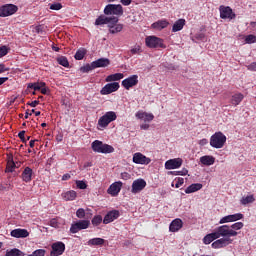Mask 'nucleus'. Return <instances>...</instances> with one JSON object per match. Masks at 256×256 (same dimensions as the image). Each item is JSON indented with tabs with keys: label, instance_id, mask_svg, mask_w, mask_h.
Listing matches in <instances>:
<instances>
[{
	"label": "nucleus",
	"instance_id": "obj_1",
	"mask_svg": "<svg viewBox=\"0 0 256 256\" xmlns=\"http://www.w3.org/2000/svg\"><path fill=\"white\" fill-rule=\"evenodd\" d=\"M225 235H231V232L227 229V227H217L214 232L207 234L203 238L204 245H211L215 239H221V237H225Z\"/></svg>",
	"mask_w": 256,
	"mask_h": 256
},
{
	"label": "nucleus",
	"instance_id": "obj_2",
	"mask_svg": "<svg viewBox=\"0 0 256 256\" xmlns=\"http://www.w3.org/2000/svg\"><path fill=\"white\" fill-rule=\"evenodd\" d=\"M91 149L94 151V153H102L104 155H107L109 153H113L115 151V148L109 144H105L100 140H95L91 144Z\"/></svg>",
	"mask_w": 256,
	"mask_h": 256
},
{
	"label": "nucleus",
	"instance_id": "obj_3",
	"mask_svg": "<svg viewBox=\"0 0 256 256\" xmlns=\"http://www.w3.org/2000/svg\"><path fill=\"white\" fill-rule=\"evenodd\" d=\"M227 143V136L223 132H216L210 137V145L213 149H223Z\"/></svg>",
	"mask_w": 256,
	"mask_h": 256
},
{
	"label": "nucleus",
	"instance_id": "obj_4",
	"mask_svg": "<svg viewBox=\"0 0 256 256\" xmlns=\"http://www.w3.org/2000/svg\"><path fill=\"white\" fill-rule=\"evenodd\" d=\"M146 46L149 47V49H165V44H163V39L157 37V36H148L145 38Z\"/></svg>",
	"mask_w": 256,
	"mask_h": 256
},
{
	"label": "nucleus",
	"instance_id": "obj_5",
	"mask_svg": "<svg viewBox=\"0 0 256 256\" xmlns=\"http://www.w3.org/2000/svg\"><path fill=\"white\" fill-rule=\"evenodd\" d=\"M117 119V113L113 111L106 112L102 117L98 120L99 127L105 129V127L109 126V123H113Z\"/></svg>",
	"mask_w": 256,
	"mask_h": 256
},
{
	"label": "nucleus",
	"instance_id": "obj_6",
	"mask_svg": "<svg viewBox=\"0 0 256 256\" xmlns=\"http://www.w3.org/2000/svg\"><path fill=\"white\" fill-rule=\"evenodd\" d=\"M123 27V24L119 23V18L112 16V20L108 24L109 33H111V35H117V33L123 31Z\"/></svg>",
	"mask_w": 256,
	"mask_h": 256
},
{
	"label": "nucleus",
	"instance_id": "obj_7",
	"mask_svg": "<svg viewBox=\"0 0 256 256\" xmlns=\"http://www.w3.org/2000/svg\"><path fill=\"white\" fill-rule=\"evenodd\" d=\"M104 13L106 15H117L121 17L123 15V6L121 4H108L104 8Z\"/></svg>",
	"mask_w": 256,
	"mask_h": 256
},
{
	"label": "nucleus",
	"instance_id": "obj_8",
	"mask_svg": "<svg viewBox=\"0 0 256 256\" xmlns=\"http://www.w3.org/2000/svg\"><path fill=\"white\" fill-rule=\"evenodd\" d=\"M89 225H91V221L89 220H80L78 222H74L71 224L70 233H79V231H83L84 229H89Z\"/></svg>",
	"mask_w": 256,
	"mask_h": 256
},
{
	"label": "nucleus",
	"instance_id": "obj_9",
	"mask_svg": "<svg viewBox=\"0 0 256 256\" xmlns=\"http://www.w3.org/2000/svg\"><path fill=\"white\" fill-rule=\"evenodd\" d=\"M223 238H220L212 243L213 249H223V247H227V245H231L233 243V239H231V236H221Z\"/></svg>",
	"mask_w": 256,
	"mask_h": 256
},
{
	"label": "nucleus",
	"instance_id": "obj_10",
	"mask_svg": "<svg viewBox=\"0 0 256 256\" xmlns=\"http://www.w3.org/2000/svg\"><path fill=\"white\" fill-rule=\"evenodd\" d=\"M244 226L243 222H236L232 225H222L220 227H226L228 231H230V234L225 235L224 237H237L239 233L237 231H240V229Z\"/></svg>",
	"mask_w": 256,
	"mask_h": 256
},
{
	"label": "nucleus",
	"instance_id": "obj_11",
	"mask_svg": "<svg viewBox=\"0 0 256 256\" xmlns=\"http://www.w3.org/2000/svg\"><path fill=\"white\" fill-rule=\"evenodd\" d=\"M19 8L13 4H6L0 7V17H9L11 15H15V12L18 11Z\"/></svg>",
	"mask_w": 256,
	"mask_h": 256
},
{
	"label": "nucleus",
	"instance_id": "obj_12",
	"mask_svg": "<svg viewBox=\"0 0 256 256\" xmlns=\"http://www.w3.org/2000/svg\"><path fill=\"white\" fill-rule=\"evenodd\" d=\"M132 161L136 165H149V163H151V158L143 155V153L136 152L133 154Z\"/></svg>",
	"mask_w": 256,
	"mask_h": 256
},
{
	"label": "nucleus",
	"instance_id": "obj_13",
	"mask_svg": "<svg viewBox=\"0 0 256 256\" xmlns=\"http://www.w3.org/2000/svg\"><path fill=\"white\" fill-rule=\"evenodd\" d=\"M145 187H147V182L144 179L134 180L132 183L131 193H133L134 195L137 193H141V191H143Z\"/></svg>",
	"mask_w": 256,
	"mask_h": 256
},
{
	"label": "nucleus",
	"instance_id": "obj_14",
	"mask_svg": "<svg viewBox=\"0 0 256 256\" xmlns=\"http://www.w3.org/2000/svg\"><path fill=\"white\" fill-rule=\"evenodd\" d=\"M52 250L50 252V256H59L65 253V243L63 242H55L52 244Z\"/></svg>",
	"mask_w": 256,
	"mask_h": 256
},
{
	"label": "nucleus",
	"instance_id": "obj_15",
	"mask_svg": "<svg viewBox=\"0 0 256 256\" xmlns=\"http://www.w3.org/2000/svg\"><path fill=\"white\" fill-rule=\"evenodd\" d=\"M119 90V82H113L106 84L100 91L101 95H111L115 91Z\"/></svg>",
	"mask_w": 256,
	"mask_h": 256
},
{
	"label": "nucleus",
	"instance_id": "obj_16",
	"mask_svg": "<svg viewBox=\"0 0 256 256\" xmlns=\"http://www.w3.org/2000/svg\"><path fill=\"white\" fill-rule=\"evenodd\" d=\"M122 187H123V182L121 181L114 182L109 186L107 193L112 197H117V195H119V193L121 192Z\"/></svg>",
	"mask_w": 256,
	"mask_h": 256
},
{
	"label": "nucleus",
	"instance_id": "obj_17",
	"mask_svg": "<svg viewBox=\"0 0 256 256\" xmlns=\"http://www.w3.org/2000/svg\"><path fill=\"white\" fill-rule=\"evenodd\" d=\"M181 165H183V159L174 158L165 162V169H167L168 171H171L173 169H179Z\"/></svg>",
	"mask_w": 256,
	"mask_h": 256
},
{
	"label": "nucleus",
	"instance_id": "obj_18",
	"mask_svg": "<svg viewBox=\"0 0 256 256\" xmlns=\"http://www.w3.org/2000/svg\"><path fill=\"white\" fill-rule=\"evenodd\" d=\"M137 83H139V76L132 75L122 81V86L124 87V89H127V91H129V89L131 87H135Z\"/></svg>",
	"mask_w": 256,
	"mask_h": 256
},
{
	"label": "nucleus",
	"instance_id": "obj_19",
	"mask_svg": "<svg viewBox=\"0 0 256 256\" xmlns=\"http://www.w3.org/2000/svg\"><path fill=\"white\" fill-rule=\"evenodd\" d=\"M243 219V214L242 213H236L232 215H227L224 216L220 219L219 223L220 225H223L224 223H233L235 221H241Z\"/></svg>",
	"mask_w": 256,
	"mask_h": 256
},
{
	"label": "nucleus",
	"instance_id": "obj_20",
	"mask_svg": "<svg viewBox=\"0 0 256 256\" xmlns=\"http://www.w3.org/2000/svg\"><path fill=\"white\" fill-rule=\"evenodd\" d=\"M220 17L221 19H235V13L229 6H220Z\"/></svg>",
	"mask_w": 256,
	"mask_h": 256
},
{
	"label": "nucleus",
	"instance_id": "obj_21",
	"mask_svg": "<svg viewBox=\"0 0 256 256\" xmlns=\"http://www.w3.org/2000/svg\"><path fill=\"white\" fill-rule=\"evenodd\" d=\"M119 215V210H112L108 212L103 219L104 225H109V223H113V221L119 219Z\"/></svg>",
	"mask_w": 256,
	"mask_h": 256
},
{
	"label": "nucleus",
	"instance_id": "obj_22",
	"mask_svg": "<svg viewBox=\"0 0 256 256\" xmlns=\"http://www.w3.org/2000/svg\"><path fill=\"white\" fill-rule=\"evenodd\" d=\"M182 228H183V220L176 218L170 223L169 232L177 233V231H179Z\"/></svg>",
	"mask_w": 256,
	"mask_h": 256
},
{
	"label": "nucleus",
	"instance_id": "obj_23",
	"mask_svg": "<svg viewBox=\"0 0 256 256\" xmlns=\"http://www.w3.org/2000/svg\"><path fill=\"white\" fill-rule=\"evenodd\" d=\"M137 119H141V121H144L145 123H151L153 119H155V116L152 113H147V112H141L138 111L136 113Z\"/></svg>",
	"mask_w": 256,
	"mask_h": 256
},
{
	"label": "nucleus",
	"instance_id": "obj_24",
	"mask_svg": "<svg viewBox=\"0 0 256 256\" xmlns=\"http://www.w3.org/2000/svg\"><path fill=\"white\" fill-rule=\"evenodd\" d=\"M151 27L156 31H163V29H167V27H169V21L166 19L158 20L154 22Z\"/></svg>",
	"mask_w": 256,
	"mask_h": 256
},
{
	"label": "nucleus",
	"instance_id": "obj_25",
	"mask_svg": "<svg viewBox=\"0 0 256 256\" xmlns=\"http://www.w3.org/2000/svg\"><path fill=\"white\" fill-rule=\"evenodd\" d=\"M93 65L95 69L109 67L111 65V60H109V58H100L93 61Z\"/></svg>",
	"mask_w": 256,
	"mask_h": 256
},
{
	"label": "nucleus",
	"instance_id": "obj_26",
	"mask_svg": "<svg viewBox=\"0 0 256 256\" xmlns=\"http://www.w3.org/2000/svg\"><path fill=\"white\" fill-rule=\"evenodd\" d=\"M11 237H15L16 239H23L25 237H29V232L25 229H14L10 233Z\"/></svg>",
	"mask_w": 256,
	"mask_h": 256
},
{
	"label": "nucleus",
	"instance_id": "obj_27",
	"mask_svg": "<svg viewBox=\"0 0 256 256\" xmlns=\"http://www.w3.org/2000/svg\"><path fill=\"white\" fill-rule=\"evenodd\" d=\"M200 163L206 167H211V165L215 164V157L211 155L202 156L200 157Z\"/></svg>",
	"mask_w": 256,
	"mask_h": 256
},
{
	"label": "nucleus",
	"instance_id": "obj_28",
	"mask_svg": "<svg viewBox=\"0 0 256 256\" xmlns=\"http://www.w3.org/2000/svg\"><path fill=\"white\" fill-rule=\"evenodd\" d=\"M201 189H203V184H201V183H194V184H191L190 186H188L185 189V193L187 195H189L191 193H197V191H201Z\"/></svg>",
	"mask_w": 256,
	"mask_h": 256
},
{
	"label": "nucleus",
	"instance_id": "obj_29",
	"mask_svg": "<svg viewBox=\"0 0 256 256\" xmlns=\"http://www.w3.org/2000/svg\"><path fill=\"white\" fill-rule=\"evenodd\" d=\"M33 177V169L26 167L22 172V180L29 183Z\"/></svg>",
	"mask_w": 256,
	"mask_h": 256
},
{
	"label": "nucleus",
	"instance_id": "obj_30",
	"mask_svg": "<svg viewBox=\"0 0 256 256\" xmlns=\"http://www.w3.org/2000/svg\"><path fill=\"white\" fill-rule=\"evenodd\" d=\"M62 199H64V201H75V199H77V192H75V190L64 192L62 193Z\"/></svg>",
	"mask_w": 256,
	"mask_h": 256
},
{
	"label": "nucleus",
	"instance_id": "obj_31",
	"mask_svg": "<svg viewBox=\"0 0 256 256\" xmlns=\"http://www.w3.org/2000/svg\"><path fill=\"white\" fill-rule=\"evenodd\" d=\"M112 19L113 17L99 16L95 21V25H107L109 27Z\"/></svg>",
	"mask_w": 256,
	"mask_h": 256
},
{
	"label": "nucleus",
	"instance_id": "obj_32",
	"mask_svg": "<svg viewBox=\"0 0 256 256\" xmlns=\"http://www.w3.org/2000/svg\"><path fill=\"white\" fill-rule=\"evenodd\" d=\"M185 27V19H178L172 26V33H177Z\"/></svg>",
	"mask_w": 256,
	"mask_h": 256
},
{
	"label": "nucleus",
	"instance_id": "obj_33",
	"mask_svg": "<svg viewBox=\"0 0 256 256\" xmlns=\"http://www.w3.org/2000/svg\"><path fill=\"white\" fill-rule=\"evenodd\" d=\"M244 97L245 96H243V94H241V93L232 95L231 104L234 105V107H237V105H239V103H241V101H243Z\"/></svg>",
	"mask_w": 256,
	"mask_h": 256
},
{
	"label": "nucleus",
	"instance_id": "obj_34",
	"mask_svg": "<svg viewBox=\"0 0 256 256\" xmlns=\"http://www.w3.org/2000/svg\"><path fill=\"white\" fill-rule=\"evenodd\" d=\"M15 167H17V165L15 164V161H13V156H9L5 170L6 173H13V171H15Z\"/></svg>",
	"mask_w": 256,
	"mask_h": 256
},
{
	"label": "nucleus",
	"instance_id": "obj_35",
	"mask_svg": "<svg viewBox=\"0 0 256 256\" xmlns=\"http://www.w3.org/2000/svg\"><path fill=\"white\" fill-rule=\"evenodd\" d=\"M87 243L90 247L105 245V239H103V238H92Z\"/></svg>",
	"mask_w": 256,
	"mask_h": 256
},
{
	"label": "nucleus",
	"instance_id": "obj_36",
	"mask_svg": "<svg viewBox=\"0 0 256 256\" xmlns=\"http://www.w3.org/2000/svg\"><path fill=\"white\" fill-rule=\"evenodd\" d=\"M123 77H124L123 73L111 74L106 77V82L109 83L111 81H121Z\"/></svg>",
	"mask_w": 256,
	"mask_h": 256
},
{
	"label": "nucleus",
	"instance_id": "obj_37",
	"mask_svg": "<svg viewBox=\"0 0 256 256\" xmlns=\"http://www.w3.org/2000/svg\"><path fill=\"white\" fill-rule=\"evenodd\" d=\"M241 205H249V203H255V196L253 194L244 196L240 200Z\"/></svg>",
	"mask_w": 256,
	"mask_h": 256
},
{
	"label": "nucleus",
	"instance_id": "obj_38",
	"mask_svg": "<svg viewBox=\"0 0 256 256\" xmlns=\"http://www.w3.org/2000/svg\"><path fill=\"white\" fill-rule=\"evenodd\" d=\"M45 82H37L28 84V89H34V91H41L45 87Z\"/></svg>",
	"mask_w": 256,
	"mask_h": 256
},
{
	"label": "nucleus",
	"instance_id": "obj_39",
	"mask_svg": "<svg viewBox=\"0 0 256 256\" xmlns=\"http://www.w3.org/2000/svg\"><path fill=\"white\" fill-rule=\"evenodd\" d=\"M85 55H87V50L85 48H80L76 54H75V59L76 61H81L83 60V58L85 57Z\"/></svg>",
	"mask_w": 256,
	"mask_h": 256
},
{
	"label": "nucleus",
	"instance_id": "obj_40",
	"mask_svg": "<svg viewBox=\"0 0 256 256\" xmlns=\"http://www.w3.org/2000/svg\"><path fill=\"white\" fill-rule=\"evenodd\" d=\"M103 223V217L101 215H96L92 218V225L97 227Z\"/></svg>",
	"mask_w": 256,
	"mask_h": 256
},
{
	"label": "nucleus",
	"instance_id": "obj_41",
	"mask_svg": "<svg viewBox=\"0 0 256 256\" xmlns=\"http://www.w3.org/2000/svg\"><path fill=\"white\" fill-rule=\"evenodd\" d=\"M95 69V66L93 65V62L91 64H86L85 66H82L80 68L81 73H89V71H93Z\"/></svg>",
	"mask_w": 256,
	"mask_h": 256
},
{
	"label": "nucleus",
	"instance_id": "obj_42",
	"mask_svg": "<svg viewBox=\"0 0 256 256\" xmlns=\"http://www.w3.org/2000/svg\"><path fill=\"white\" fill-rule=\"evenodd\" d=\"M57 63L62 65V67H69V60H67V57L65 56L57 58Z\"/></svg>",
	"mask_w": 256,
	"mask_h": 256
},
{
	"label": "nucleus",
	"instance_id": "obj_43",
	"mask_svg": "<svg viewBox=\"0 0 256 256\" xmlns=\"http://www.w3.org/2000/svg\"><path fill=\"white\" fill-rule=\"evenodd\" d=\"M170 175H181V176H185L187 175V173H189V170H187V168H183L182 170L180 171H172V172H169Z\"/></svg>",
	"mask_w": 256,
	"mask_h": 256
},
{
	"label": "nucleus",
	"instance_id": "obj_44",
	"mask_svg": "<svg viewBox=\"0 0 256 256\" xmlns=\"http://www.w3.org/2000/svg\"><path fill=\"white\" fill-rule=\"evenodd\" d=\"M50 9L52 11H61V9H63V5L61 3L50 4Z\"/></svg>",
	"mask_w": 256,
	"mask_h": 256
},
{
	"label": "nucleus",
	"instance_id": "obj_45",
	"mask_svg": "<svg viewBox=\"0 0 256 256\" xmlns=\"http://www.w3.org/2000/svg\"><path fill=\"white\" fill-rule=\"evenodd\" d=\"M50 227H54V229H59L61 227V223H59V220L53 218L50 220Z\"/></svg>",
	"mask_w": 256,
	"mask_h": 256
},
{
	"label": "nucleus",
	"instance_id": "obj_46",
	"mask_svg": "<svg viewBox=\"0 0 256 256\" xmlns=\"http://www.w3.org/2000/svg\"><path fill=\"white\" fill-rule=\"evenodd\" d=\"M76 217H78V219H85V209L79 208L76 211Z\"/></svg>",
	"mask_w": 256,
	"mask_h": 256
},
{
	"label": "nucleus",
	"instance_id": "obj_47",
	"mask_svg": "<svg viewBox=\"0 0 256 256\" xmlns=\"http://www.w3.org/2000/svg\"><path fill=\"white\" fill-rule=\"evenodd\" d=\"M76 186L78 189H85L87 187V183H85L83 180H77Z\"/></svg>",
	"mask_w": 256,
	"mask_h": 256
},
{
	"label": "nucleus",
	"instance_id": "obj_48",
	"mask_svg": "<svg viewBox=\"0 0 256 256\" xmlns=\"http://www.w3.org/2000/svg\"><path fill=\"white\" fill-rule=\"evenodd\" d=\"M132 55H138V53H141V46L136 45L130 50Z\"/></svg>",
	"mask_w": 256,
	"mask_h": 256
},
{
	"label": "nucleus",
	"instance_id": "obj_49",
	"mask_svg": "<svg viewBox=\"0 0 256 256\" xmlns=\"http://www.w3.org/2000/svg\"><path fill=\"white\" fill-rule=\"evenodd\" d=\"M255 41H256V37L254 35H248L245 38V42L249 44L255 43Z\"/></svg>",
	"mask_w": 256,
	"mask_h": 256
},
{
	"label": "nucleus",
	"instance_id": "obj_50",
	"mask_svg": "<svg viewBox=\"0 0 256 256\" xmlns=\"http://www.w3.org/2000/svg\"><path fill=\"white\" fill-rule=\"evenodd\" d=\"M9 51L7 50V46H2L0 47V59L1 57H5Z\"/></svg>",
	"mask_w": 256,
	"mask_h": 256
},
{
	"label": "nucleus",
	"instance_id": "obj_51",
	"mask_svg": "<svg viewBox=\"0 0 256 256\" xmlns=\"http://www.w3.org/2000/svg\"><path fill=\"white\" fill-rule=\"evenodd\" d=\"M32 255L34 256H45V250L43 249H38V250H35Z\"/></svg>",
	"mask_w": 256,
	"mask_h": 256
},
{
	"label": "nucleus",
	"instance_id": "obj_52",
	"mask_svg": "<svg viewBox=\"0 0 256 256\" xmlns=\"http://www.w3.org/2000/svg\"><path fill=\"white\" fill-rule=\"evenodd\" d=\"M18 137L21 139L22 143H27V139H25V130L20 131Z\"/></svg>",
	"mask_w": 256,
	"mask_h": 256
},
{
	"label": "nucleus",
	"instance_id": "obj_53",
	"mask_svg": "<svg viewBox=\"0 0 256 256\" xmlns=\"http://www.w3.org/2000/svg\"><path fill=\"white\" fill-rule=\"evenodd\" d=\"M183 183H185V179L177 178V182L175 184L176 189H179V187H181L183 185Z\"/></svg>",
	"mask_w": 256,
	"mask_h": 256
},
{
	"label": "nucleus",
	"instance_id": "obj_54",
	"mask_svg": "<svg viewBox=\"0 0 256 256\" xmlns=\"http://www.w3.org/2000/svg\"><path fill=\"white\" fill-rule=\"evenodd\" d=\"M121 179H123L124 181H127V180L131 179V174H129L128 172H122Z\"/></svg>",
	"mask_w": 256,
	"mask_h": 256
},
{
	"label": "nucleus",
	"instance_id": "obj_55",
	"mask_svg": "<svg viewBox=\"0 0 256 256\" xmlns=\"http://www.w3.org/2000/svg\"><path fill=\"white\" fill-rule=\"evenodd\" d=\"M207 143H209V140H207V138H203V139L199 140L198 145H200V147H205V145H207Z\"/></svg>",
	"mask_w": 256,
	"mask_h": 256
},
{
	"label": "nucleus",
	"instance_id": "obj_56",
	"mask_svg": "<svg viewBox=\"0 0 256 256\" xmlns=\"http://www.w3.org/2000/svg\"><path fill=\"white\" fill-rule=\"evenodd\" d=\"M10 68L9 67H6L5 64L1 63L0 64V75L1 73H5V71H9Z\"/></svg>",
	"mask_w": 256,
	"mask_h": 256
},
{
	"label": "nucleus",
	"instance_id": "obj_57",
	"mask_svg": "<svg viewBox=\"0 0 256 256\" xmlns=\"http://www.w3.org/2000/svg\"><path fill=\"white\" fill-rule=\"evenodd\" d=\"M249 71H256V62H253L247 66Z\"/></svg>",
	"mask_w": 256,
	"mask_h": 256
},
{
	"label": "nucleus",
	"instance_id": "obj_58",
	"mask_svg": "<svg viewBox=\"0 0 256 256\" xmlns=\"http://www.w3.org/2000/svg\"><path fill=\"white\" fill-rule=\"evenodd\" d=\"M149 127H150V125L147 124V123H144V124H141V125H140V129H142V131H147V130H149Z\"/></svg>",
	"mask_w": 256,
	"mask_h": 256
},
{
	"label": "nucleus",
	"instance_id": "obj_59",
	"mask_svg": "<svg viewBox=\"0 0 256 256\" xmlns=\"http://www.w3.org/2000/svg\"><path fill=\"white\" fill-rule=\"evenodd\" d=\"M69 179H71V174H64L62 176V181H69Z\"/></svg>",
	"mask_w": 256,
	"mask_h": 256
},
{
	"label": "nucleus",
	"instance_id": "obj_60",
	"mask_svg": "<svg viewBox=\"0 0 256 256\" xmlns=\"http://www.w3.org/2000/svg\"><path fill=\"white\" fill-rule=\"evenodd\" d=\"M40 91H41V93H42V95H47V93H48V91H49V88H47V87H42L41 89H40Z\"/></svg>",
	"mask_w": 256,
	"mask_h": 256
},
{
	"label": "nucleus",
	"instance_id": "obj_61",
	"mask_svg": "<svg viewBox=\"0 0 256 256\" xmlns=\"http://www.w3.org/2000/svg\"><path fill=\"white\" fill-rule=\"evenodd\" d=\"M120 2L125 6H129V4L132 2L131 0H120Z\"/></svg>",
	"mask_w": 256,
	"mask_h": 256
},
{
	"label": "nucleus",
	"instance_id": "obj_62",
	"mask_svg": "<svg viewBox=\"0 0 256 256\" xmlns=\"http://www.w3.org/2000/svg\"><path fill=\"white\" fill-rule=\"evenodd\" d=\"M28 105H30V107H37V105H39V101L38 100L32 101L31 103H28Z\"/></svg>",
	"mask_w": 256,
	"mask_h": 256
},
{
	"label": "nucleus",
	"instance_id": "obj_63",
	"mask_svg": "<svg viewBox=\"0 0 256 256\" xmlns=\"http://www.w3.org/2000/svg\"><path fill=\"white\" fill-rule=\"evenodd\" d=\"M5 81H9V77H0V85H3Z\"/></svg>",
	"mask_w": 256,
	"mask_h": 256
},
{
	"label": "nucleus",
	"instance_id": "obj_64",
	"mask_svg": "<svg viewBox=\"0 0 256 256\" xmlns=\"http://www.w3.org/2000/svg\"><path fill=\"white\" fill-rule=\"evenodd\" d=\"M196 39H200V40L205 39V34H198V35H196Z\"/></svg>",
	"mask_w": 256,
	"mask_h": 256
}]
</instances>
